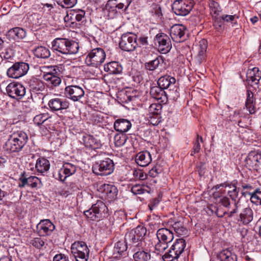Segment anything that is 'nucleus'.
Returning a JSON list of instances; mask_svg holds the SVG:
<instances>
[{"mask_svg": "<svg viewBox=\"0 0 261 261\" xmlns=\"http://www.w3.org/2000/svg\"><path fill=\"white\" fill-rule=\"evenodd\" d=\"M51 48L64 55H74L79 51V45L74 41L58 38L52 41Z\"/></svg>", "mask_w": 261, "mask_h": 261, "instance_id": "1", "label": "nucleus"}, {"mask_svg": "<svg viewBox=\"0 0 261 261\" xmlns=\"http://www.w3.org/2000/svg\"><path fill=\"white\" fill-rule=\"evenodd\" d=\"M28 140V136L24 132H14L6 142L5 149L10 152H19L22 150Z\"/></svg>", "mask_w": 261, "mask_h": 261, "instance_id": "2", "label": "nucleus"}, {"mask_svg": "<svg viewBox=\"0 0 261 261\" xmlns=\"http://www.w3.org/2000/svg\"><path fill=\"white\" fill-rule=\"evenodd\" d=\"M106 58L105 50L101 47H97L87 52L85 63L88 66L98 68L105 62Z\"/></svg>", "mask_w": 261, "mask_h": 261, "instance_id": "3", "label": "nucleus"}, {"mask_svg": "<svg viewBox=\"0 0 261 261\" xmlns=\"http://www.w3.org/2000/svg\"><path fill=\"white\" fill-rule=\"evenodd\" d=\"M146 232L147 230L145 227L138 226L125 234V241L132 247H141Z\"/></svg>", "mask_w": 261, "mask_h": 261, "instance_id": "4", "label": "nucleus"}, {"mask_svg": "<svg viewBox=\"0 0 261 261\" xmlns=\"http://www.w3.org/2000/svg\"><path fill=\"white\" fill-rule=\"evenodd\" d=\"M132 0H109L106 6V10L110 18H114L118 11H126Z\"/></svg>", "mask_w": 261, "mask_h": 261, "instance_id": "5", "label": "nucleus"}, {"mask_svg": "<svg viewBox=\"0 0 261 261\" xmlns=\"http://www.w3.org/2000/svg\"><path fill=\"white\" fill-rule=\"evenodd\" d=\"M114 170L113 161L109 158L96 162L92 166V171L96 175L106 176L111 174Z\"/></svg>", "mask_w": 261, "mask_h": 261, "instance_id": "6", "label": "nucleus"}, {"mask_svg": "<svg viewBox=\"0 0 261 261\" xmlns=\"http://www.w3.org/2000/svg\"><path fill=\"white\" fill-rule=\"evenodd\" d=\"M71 251L76 261H87L89 250L84 242L77 241L71 246Z\"/></svg>", "mask_w": 261, "mask_h": 261, "instance_id": "7", "label": "nucleus"}, {"mask_svg": "<svg viewBox=\"0 0 261 261\" xmlns=\"http://www.w3.org/2000/svg\"><path fill=\"white\" fill-rule=\"evenodd\" d=\"M186 244L183 239H178L172 245L168 252L165 253L163 258L165 261H173L177 259L183 252Z\"/></svg>", "mask_w": 261, "mask_h": 261, "instance_id": "8", "label": "nucleus"}, {"mask_svg": "<svg viewBox=\"0 0 261 261\" xmlns=\"http://www.w3.org/2000/svg\"><path fill=\"white\" fill-rule=\"evenodd\" d=\"M137 37L135 34L127 32L122 35L119 42L120 48L126 51H134L138 46Z\"/></svg>", "mask_w": 261, "mask_h": 261, "instance_id": "9", "label": "nucleus"}, {"mask_svg": "<svg viewBox=\"0 0 261 261\" xmlns=\"http://www.w3.org/2000/svg\"><path fill=\"white\" fill-rule=\"evenodd\" d=\"M193 6V0H175L172 5V9L177 15L186 16L191 11Z\"/></svg>", "mask_w": 261, "mask_h": 261, "instance_id": "10", "label": "nucleus"}, {"mask_svg": "<svg viewBox=\"0 0 261 261\" xmlns=\"http://www.w3.org/2000/svg\"><path fill=\"white\" fill-rule=\"evenodd\" d=\"M76 169V165L70 163L65 162L61 168L56 170L54 172L53 176L56 179L63 182L68 177L74 174Z\"/></svg>", "mask_w": 261, "mask_h": 261, "instance_id": "11", "label": "nucleus"}, {"mask_svg": "<svg viewBox=\"0 0 261 261\" xmlns=\"http://www.w3.org/2000/svg\"><path fill=\"white\" fill-rule=\"evenodd\" d=\"M29 69V65L24 62H16L7 70V75L13 79H18L25 75Z\"/></svg>", "mask_w": 261, "mask_h": 261, "instance_id": "12", "label": "nucleus"}, {"mask_svg": "<svg viewBox=\"0 0 261 261\" xmlns=\"http://www.w3.org/2000/svg\"><path fill=\"white\" fill-rule=\"evenodd\" d=\"M8 95L12 98L21 99L25 94V87L19 83H11L6 87Z\"/></svg>", "mask_w": 261, "mask_h": 261, "instance_id": "13", "label": "nucleus"}, {"mask_svg": "<svg viewBox=\"0 0 261 261\" xmlns=\"http://www.w3.org/2000/svg\"><path fill=\"white\" fill-rule=\"evenodd\" d=\"M64 94L66 98L73 101H78L84 96L83 89L77 85L66 86L64 90Z\"/></svg>", "mask_w": 261, "mask_h": 261, "instance_id": "14", "label": "nucleus"}, {"mask_svg": "<svg viewBox=\"0 0 261 261\" xmlns=\"http://www.w3.org/2000/svg\"><path fill=\"white\" fill-rule=\"evenodd\" d=\"M237 183V180H233L230 182H225L217 185L216 188L219 189V192L221 193H227L232 199H234L238 196L239 192V190L236 187Z\"/></svg>", "mask_w": 261, "mask_h": 261, "instance_id": "15", "label": "nucleus"}, {"mask_svg": "<svg viewBox=\"0 0 261 261\" xmlns=\"http://www.w3.org/2000/svg\"><path fill=\"white\" fill-rule=\"evenodd\" d=\"M155 41L158 44V49L162 54L168 53L172 48L170 39L166 34L161 33L155 36Z\"/></svg>", "mask_w": 261, "mask_h": 261, "instance_id": "16", "label": "nucleus"}, {"mask_svg": "<svg viewBox=\"0 0 261 261\" xmlns=\"http://www.w3.org/2000/svg\"><path fill=\"white\" fill-rule=\"evenodd\" d=\"M245 162L246 166L249 170L257 171L261 166V152H250Z\"/></svg>", "mask_w": 261, "mask_h": 261, "instance_id": "17", "label": "nucleus"}, {"mask_svg": "<svg viewBox=\"0 0 261 261\" xmlns=\"http://www.w3.org/2000/svg\"><path fill=\"white\" fill-rule=\"evenodd\" d=\"M55 226L48 219L41 220L37 225V232L40 236L50 235L55 229Z\"/></svg>", "mask_w": 261, "mask_h": 261, "instance_id": "18", "label": "nucleus"}, {"mask_svg": "<svg viewBox=\"0 0 261 261\" xmlns=\"http://www.w3.org/2000/svg\"><path fill=\"white\" fill-rule=\"evenodd\" d=\"M186 31V28L184 25L175 24L170 28V36L174 41L181 42L185 39Z\"/></svg>", "mask_w": 261, "mask_h": 261, "instance_id": "19", "label": "nucleus"}, {"mask_svg": "<svg viewBox=\"0 0 261 261\" xmlns=\"http://www.w3.org/2000/svg\"><path fill=\"white\" fill-rule=\"evenodd\" d=\"M80 142L89 150H95L101 146L100 141L90 135H83Z\"/></svg>", "mask_w": 261, "mask_h": 261, "instance_id": "20", "label": "nucleus"}, {"mask_svg": "<svg viewBox=\"0 0 261 261\" xmlns=\"http://www.w3.org/2000/svg\"><path fill=\"white\" fill-rule=\"evenodd\" d=\"M48 105L52 111H58L68 108L69 102L64 99L55 98L49 100Z\"/></svg>", "mask_w": 261, "mask_h": 261, "instance_id": "21", "label": "nucleus"}, {"mask_svg": "<svg viewBox=\"0 0 261 261\" xmlns=\"http://www.w3.org/2000/svg\"><path fill=\"white\" fill-rule=\"evenodd\" d=\"M42 185L41 180L36 176H30L26 178H20L18 187L19 188L24 187L26 186H29L32 188H39Z\"/></svg>", "mask_w": 261, "mask_h": 261, "instance_id": "22", "label": "nucleus"}, {"mask_svg": "<svg viewBox=\"0 0 261 261\" xmlns=\"http://www.w3.org/2000/svg\"><path fill=\"white\" fill-rule=\"evenodd\" d=\"M246 80L251 86L257 85L261 79V71L257 67L248 69L246 74Z\"/></svg>", "mask_w": 261, "mask_h": 261, "instance_id": "23", "label": "nucleus"}, {"mask_svg": "<svg viewBox=\"0 0 261 261\" xmlns=\"http://www.w3.org/2000/svg\"><path fill=\"white\" fill-rule=\"evenodd\" d=\"M176 80L174 77L169 75H165L161 76L158 81V84L163 89H168L169 90H173L175 87Z\"/></svg>", "mask_w": 261, "mask_h": 261, "instance_id": "24", "label": "nucleus"}, {"mask_svg": "<svg viewBox=\"0 0 261 261\" xmlns=\"http://www.w3.org/2000/svg\"><path fill=\"white\" fill-rule=\"evenodd\" d=\"M156 237L158 241L167 244L170 243L174 238L172 231L165 228L159 229L156 232Z\"/></svg>", "mask_w": 261, "mask_h": 261, "instance_id": "25", "label": "nucleus"}, {"mask_svg": "<svg viewBox=\"0 0 261 261\" xmlns=\"http://www.w3.org/2000/svg\"><path fill=\"white\" fill-rule=\"evenodd\" d=\"M218 201L222 205L227 208V214L229 217L232 216L234 214L238 212L239 208L238 204L234 203L233 207L231 208L229 200L227 197L223 196H219Z\"/></svg>", "mask_w": 261, "mask_h": 261, "instance_id": "26", "label": "nucleus"}, {"mask_svg": "<svg viewBox=\"0 0 261 261\" xmlns=\"http://www.w3.org/2000/svg\"><path fill=\"white\" fill-rule=\"evenodd\" d=\"M6 36L10 40H18L26 36V32L23 29L16 27L10 30L7 33Z\"/></svg>", "mask_w": 261, "mask_h": 261, "instance_id": "27", "label": "nucleus"}, {"mask_svg": "<svg viewBox=\"0 0 261 261\" xmlns=\"http://www.w3.org/2000/svg\"><path fill=\"white\" fill-rule=\"evenodd\" d=\"M152 158L149 152L145 151L138 153L136 157V162L138 165L145 167L151 162Z\"/></svg>", "mask_w": 261, "mask_h": 261, "instance_id": "28", "label": "nucleus"}, {"mask_svg": "<svg viewBox=\"0 0 261 261\" xmlns=\"http://www.w3.org/2000/svg\"><path fill=\"white\" fill-rule=\"evenodd\" d=\"M92 210L95 211L99 218L101 219L108 216V208L106 204L101 201H98L92 206Z\"/></svg>", "mask_w": 261, "mask_h": 261, "instance_id": "29", "label": "nucleus"}, {"mask_svg": "<svg viewBox=\"0 0 261 261\" xmlns=\"http://www.w3.org/2000/svg\"><path fill=\"white\" fill-rule=\"evenodd\" d=\"M127 243L125 240L117 242L114 247L112 257L118 259L126 251Z\"/></svg>", "mask_w": 261, "mask_h": 261, "instance_id": "30", "label": "nucleus"}, {"mask_svg": "<svg viewBox=\"0 0 261 261\" xmlns=\"http://www.w3.org/2000/svg\"><path fill=\"white\" fill-rule=\"evenodd\" d=\"M115 129L120 133L127 132L132 127L130 122L125 119H118L116 120L114 124Z\"/></svg>", "mask_w": 261, "mask_h": 261, "instance_id": "31", "label": "nucleus"}, {"mask_svg": "<svg viewBox=\"0 0 261 261\" xmlns=\"http://www.w3.org/2000/svg\"><path fill=\"white\" fill-rule=\"evenodd\" d=\"M35 168L39 173L43 174L46 172L50 168L49 161L43 157H39L36 162Z\"/></svg>", "mask_w": 261, "mask_h": 261, "instance_id": "32", "label": "nucleus"}, {"mask_svg": "<svg viewBox=\"0 0 261 261\" xmlns=\"http://www.w3.org/2000/svg\"><path fill=\"white\" fill-rule=\"evenodd\" d=\"M104 70L111 74H117L122 72V67L118 62H110L104 65Z\"/></svg>", "mask_w": 261, "mask_h": 261, "instance_id": "33", "label": "nucleus"}, {"mask_svg": "<svg viewBox=\"0 0 261 261\" xmlns=\"http://www.w3.org/2000/svg\"><path fill=\"white\" fill-rule=\"evenodd\" d=\"M150 94L152 98L163 102L167 99L164 89L159 86H154L150 89Z\"/></svg>", "mask_w": 261, "mask_h": 261, "instance_id": "34", "label": "nucleus"}, {"mask_svg": "<svg viewBox=\"0 0 261 261\" xmlns=\"http://www.w3.org/2000/svg\"><path fill=\"white\" fill-rule=\"evenodd\" d=\"M59 74H43V78L48 86L57 87L61 83V79L59 77Z\"/></svg>", "mask_w": 261, "mask_h": 261, "instance_id": "35", "label": "nucleus"}, {"mask_svg": "<svg viewBox=\"0 0 261 261\" xmlns=\"http://www.w3.org/2000/svg\"><path fill=\"white\" fill-rule=\"evenodd\" d=\"M100 189L101 192L110 199L115 198L117 195V189L115 186L112 185L104 184L101 186Z\"/></svg>", "mask_w": 261, "mask_h": 261, "instance_id": "36", "label": "nucleus"}, {"mask_svg": "<svg viewBox=\"0 0 261 261\" xmlns=\"http://www.w3.org/2000/svg\"><path fill=\"white\" fill-rule=\"evenodd\" d=\"M53 118L48 113H41L36 115L33 119L35 124L39 125L43 123L48 125L49 123L53 122Z\"/></svg>", "mask_w": 261, "mask_h": 261, "instance_id": "37", "label": "nucleus"}, {"mask_svg": "<svg viewBox=\"0 0 261 261\" xmlns=\"http://www.w3.org/2000/svg\"><path fill=\"white\" fill-rule=\"evenodd\" d=\"M241 221L244 224H248L253 219V212L252 210L249 207H246L243 210L240 215Z\"/></svg>", "mask_w": 261, "mask_h": 261, "instance_id": "38", "label": "nucleus"}, {"mask_svg": "<svg viewBox=\"0 0 261 261\" xmlns=\"http://www.w3.org/2000/svg\"><path fill=\"white\" fill-rule=\"evenodd\" d=\"M245 106L250 114L255 113V107L253 94L250 90L247 91V99L245 103Z\"/></svg>", "mask_w": 261, "mask_h": 261, "instance_id": "39", "label": "nucleus"}, {"mask_svg": "<svg viewBox=\"0 0 261 261\" xmlns=\"http://www.w3.org/2000/svg\"><path fill=\"white\" fill-rule=\"evenodd\" d=\"M35 56L38 58L47 59L50 57L49 50L44 46H40L36 48L34 50Z\"/></svg>", "mask_w": 261, "mask_h": 261, "instance_id": "40", "label": "nucleus"}, {"mask_svg": "<svg viewBox=\"0 0 261 261\" xmlns=\"http://www.w3.org/2000/svg\"><path fill=\"white\" fill-rule=\"evenodd\" d=\"M133 257L135 261H148L151 255L147 250H139L134 254Z\"/></svg>", "mask_w": 261, "mask_h": 261, "instance_id": "41", "label": "nucleus"}, {"mask_svg": "<svg viewBox=\"0 0 261 261\" xmlns=\"http://www.w3.org/2000/svg\"><path fill=\"white\" fill-rule=\"evenodd\" d=\"M163 62L162 58L160 56L156 57L154 59L145 63V67L147 70L153 71L156 69L161 63Z\"/></svg>", "mask_w": 261, "mask_h": 261, "instance_id": "42", "label": "nucleus"}, {"mask_svg": "<svg viewBox=\"0 0 261 261\" xmlns=\"http://www.w3.org/2000/svg\"><path fill=\"white\" fill-rule=\"evenodd\" d=\"M162 106L160 103H152L148 108L149 117H158L161 113Z\"/></svg>", "mask_w": 261, "mask_h": 261, "instance_id": "43", "label": "nucleus"}, {"mask_svg": "<svg viewBox=\"0 0 261 261\" xmlns=\"http://www.w3.org/2000/svg\"><path fill=\"white\" fill-rule=\"evenodd\" d=\"M221 261H237V256L228 250H223L220 254Z\"/></svg>", "mask_w": 261, "mask_h": 261, "instance_id": "44", "label": "nucleus"}, {"mask_svg": "<svg viewBox=\"0 0 261 261\" xmlns=\"http://www.w3.org/2000/svg\"><path fill=\"white\" fill-rule=\"evenodd\" d=\"M209 7L212 17H217L219 15L221 11V8L217 2L213 0L210 1Z\"/></svg>", "mask_w": 261, "mask_h": 261, "instance_id": "45", "label": "nucleus"}, {"mask_svg": "<svg viewBox=\"0 0 261 261\" xmlns=\"http://www.w3.org/2000/svg\"><path fill=\"white\" fill-rule=\"evenodd\" d=\"M148 187L144 185H135L132 187L131 191L134 195L142 194L145 192L148 193Z\"/></svg>", "mask_w": 261, "mask_h": 261, "instance_id": "46", "label": "nucleus"}, {"mask_svg": "<svg viewBox=\"0 0 261 261\" xmlns=\"http://www.w3.org/2000/svg\"><path fill=\"white\" fill-rule=\"evenodd\" d=\"M30 87L33 90H34L36 92L42 91L44 88L43 82L38 79L31 81Z\"/></svg>", "mask_w": 261, "mask_h": 261, "instance_id": "47", "label": "nucleus"}, {"mask_svg": "<svg viewBox=\"0 0 261 261\" xmlns=\"http://www.w3.org/2000/svg\"><path fill=\"white\" fill-rule=\"evenodd\" d=\"M44 74H60L61 68L58 66H45L43 67Z\"/></svg>", "mask_w": 261, "mask_h": 261, "instance_id": "48", "label": "nucleus"}, {"mask_svg": "<svg viewBox=\"0 0 261 261\" xmlns=\"http://www.w3.org/2000/svg\"><path fill=\"white\" fill-rule=\"evenodd\" d=\"M151 13L152 17L156 20H161L162 18V12L160 6L157 5L153 6L152 9L151 11Z\"/></svg>", "mask_w": 261, "mask_h": 261, "instance_id": "49", "label": "nucleus"}, {"mask_svg": "<svg viewBox=\"0 0 261 261\" xmlns=\"http://www.w3.org/2000/svg\"><path fill=\"white\" fill-rule=\"evenodd\" d=\"M250 194V200L252 202L256 203L261 205V192L256 189L253 193L249 192Z\"/></svg>", "mask_w": 261, "mask_h": 261, "instance_id": "50", "label": "nucleus"}, {"mask_svg": "<svg viewBox=\"0 0 261 261\" xmlns=\"http://www.w3.org/2000/svg\"><path fill=\"white\" fill-rule=\"evenodd\" d=\"M56 2L63 8H69L77 3V0H56Z\"/></svg>", "mask_w": 261, "mask_h": 261, "instance_id": "51", "label": "nucleus"}, {"mask_svg": "<svg viewBox=\"0 0 261 261\" xmlns=\"http://www.w3.org/2000/svg\"><path fill=\"white\" fill-rule=\"evenodd\" d=\"M203 140L201 136H197L196 139L194 142V146L193 150L191 152V155H193L195 153H198L200 150V142H202Z\"/></svg>", "mask_w": 261, "mask_h": 261, "instance_id": "52", "label": "nucleus"}, {"mask_svg": "<svg viewBox=\"0 0 261 261\" xmlns=\"http://www.w3.org/2000/svg\"><path fill=\"white\" fill-rule=\"evenodd\" d=\"M126 141V136L123 134H117L114 137V143L116 146L123 145Z\"/></svg>", "mask_w": 261, "mask_h": 261, "instance_id": "53", "label": "nucleus"}, {"mask_svg": "<svg viewBox=\"0 0 261 261\" xmlns=\"http://www.w3.org/2000/svg\"><path fill=\"white\" fill-rule=\"evenodd\" d=\"M172 227L177 235H183L186 230L182 223L180 222L174 223L172 225Z\"/></svg>", "mask_w": 261, "mask_h": 261, "instance_id": "54", "label": "nucleus"}, {"mask_svg": "<svg viewBox=\"0 0 261 261\" xmlns=\"http://www.w3.org/2000/svg\"><path fill=\"white\" fill-rule=\"evenodd\" d=\"M168 247V244L165 242H158L154 246L155 252L157 254L163 253Z\"/></svg>", "mask_w": 261, "mask_h": 261, "instance_id": "55", "label": "nucleus"}, {"mask_svg": "<svg viewBox=\"0 0 261 261\" xmlns=\"http://www.w3.org/2000/svg\"><path fill=\"white\" fill-rule=\"evenodd\" d=\"M84 214L88 219L92 221H99L101 219L99 218L95 211L92 210V207L89 210L85 211Z\"/></svg>", "mask_w": 261, "mask_h": 261, "instance_id": "56", "label": "nucleus"}, {"mask_svg": "<svg viewBox=\"0 0 261 261\" xmlns=\"http://www.w3.org/2000/svg\"><path fill=\"white\" fill-rule=\"evenodd\" d=\"M214 21V26L215 28L218 31L222 29L224 21L222 17H213Z\"/></svg>", "mask_w": 261, "mask_h": 261, "instance_id": "57", "label": "nucleus"}, {"mask_svg": "<svg viewBox=\"0 0 261 261\" xmlns=\"http://www.w3.org/2000/svg\"><path fill=\"white\" fill-rule=\"evenodd\" d=\"M30 244L36 248L40 249L44 245L45 242L40 238H35L31 240Z\"/></svg>", "mask_w": 261, "mask_h": 261, "instance_id": "58", "label": "nucleus"}, {"mask_svg": "<svg viewBox=\"0 0 261 261\" xmlns=\"http://www.w3.org/2000/svg\"><path fill=\"white\" fill-rule=\"evenodd\" d=\"M133 175L136 179L144 180L146 177V175L144 174L142 170L138 169L133 170Z\"/></svg>", "mask_w": 261, "mask_h": 261, "instance_id": "59", "label": "nucleus"}, {"mask_svg": "<svg viewBox=\"0 0 261 261\" xmlns=\"http://www.w3.org/2000/svg\"><path fill=\"white\" fill-rule=\"evenodd\" d=\"M162 169L159 166H154L148 172V174L150 177H155L159 175V174L161 173Z\"/></svg>", "mask_w": 261, "mask_h": 261, "instance_id": "60", "label": "nucleus"}, {"mask_svg": "<svg viewBox=\"0 0 261 261\" xmlns=\"http://www.w3.org/2000/svg\"><path fill=\"white\" fill-rule=\"evenodd\" d=\"M85 12L82 10H79L72 14V16H74L75 19L77 21H82L84 18Z\"/></svg>", "mask_w": 261, "mask_h": 261, "instance_id": "61", "label": "nucleus"}, {"mask_svg": "<svg viewBox=\"0 0 261 261\" xmlns=\"http://www.w3.org/2000/svg\"><path fill=\"white\" fill-rule=\"evenodd\" d=\"M242 188L244 190H247L246 191H243L241 193L245 197L248 195L250 196V194H249L248 193L249 192L251 193H253L255 191V190H254L252 192V190H253L252 186H251L250 185H248V184L243 185Z\"/></svg>", "mask_w": 261, "mask_h": 261, "instance_id": "62", "label": "nucleus"}, {"mask_svg": "<svg viewBox=\"0 0 261 261\" xmlns=\"http://www.w3.org/2000/svg\"><path fill=\"white\" fill-rule=\"evenodd\" d=\"M53 261H69L68 257L64 254H56L53 258Z\"/></svg>", "mask_w": 261, "mask_h": 261, "instance_id": "63", "label": "nucleus"}, {"mask_svg": "<svg viewBox=\"0 0 261 261\" xmlns=\"http://www.w3.org/2000/svg\"><path fill=\"white\" fill-rule=\"evenodd\" d=\"M137 42H138V45H140L145 46V45H148V37L145 36H140L138 38Z\"/></svg>", "mask_w": 261, "mask_h": 261, "instance_id": "64", "label": "nucleus"}]
</instances>
